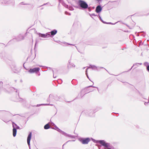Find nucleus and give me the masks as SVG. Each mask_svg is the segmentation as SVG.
<instances>
[{
    "mask_svg": "<svg viewBox=\"0 0 149 149\" xmlns=\"http://www.w3.org/2000/svg\"><path fill=\"white\" fill-rule=\"evenodd\" d=\"M78 4L79 6V8L80 9L85 10L88 8V4L85 1L82 0H79Z\"/></svg>",
    "mask_w": 149,
    "mask_h": 149,
    "instance_id": "obj_1",
    "label": "nucleus"
},
{
    "mask_svg": "<svg viewBox=\"0 0 149 149\" xmlns=\"http://www.w3.org/2000/svg\"><path fill=\"white\" fill-rule=\"evenodd\" d=\"M52 129H55L57 130V131L61 133L62 134L64 135V136H68V137H70L71 138H75V136H73L71 135L70 134H68L62 131L60 129L57 127L56 125H55L54 127L52 128Z\"/></svg>",
    "mask_w": 149,
    "mask_h": 149,
    "instance_id": "obj_2",
    "label": "nucleus"
},
{
    "mask_svg": "<svg viewBox=\"0 0 149 149\" xmlns=\"http://www.w3.org/2000/svg\"><path fill=\"white\" fill-rule=\"evenodd\" d=\"M91 139L94 142L96 143H99L104 147H107L109 146V143H106L104 140H96L93 138H91Z\"/></svg>",
    "mask_w": 149,
    "mask_h": 149,
    "instance_id": "obj_3",
    "label": "nucleus"
},
{
    "mask_svg": "<svg viewBox=\"0 0 149 149\" xmlns=\"http://www.w3.org/2000/svg\"><path fill=\"white\" fill-rule=\"evenodd\" d=\"M90 87H92L93 88H97V89L98 91V89L97 87H96L94 86H90L88 87H87L86 88H84V89L82 90L80 93V96L79 97H82L84 95V94L85 93H87V91H88L89 90H88V89L87 88H89Z\"/></svg>",
    "mask_w": 149,
    "mask_h": 149,
    "instance_id": "obj_4",
    "label": "nucleus"
},
{
    "mask_svg": "<svg viewBox=\"0 0 149 149\" xmlns=\"http://www.w3.org/2000/svg\"><path fill=\"white\" fill-rule=\"evenodd\" d=\"M90 87H92L93 88H97V89L98 91V89L97 87H96L94 86H90L88 87H87L86 88H84V89L82 90L80 93V96L79 97H82L84 95V94L85 93H87V91H88L89 90H88V89L87 88H89Z\"/></svg>",
    "mask_w": 149,
    "mask_h": 149,
    "instance_id": "obj_5",
    "label": "nucleus"
},
{
    "mask_svg": "<svg viewBox=\"0 0 149 149\" xmlns=\"http://www.w3.org/2000/svg\"><path fill=\"white\" fill-rule=\"evenodd\" d=\"M79 140L82 144H88V142L90 141V139L89 138H81L79 139Z\"/></svg>",
    "mask_w": 149,
    "mask_h": 149,
    "instance_id": "obj_6",
    "label": "nucleus"
},
{
    "mask_svg": "<svg viewBox=\"0 0 149 149\" xmlns=\"http://www.w3.org/2000/svg\"><path fill=\"white\" fill-rule=\"evenodd\" d=\"M12 125L13 127V136L14 137H15L16 136L17 134L16 127L17 125L13 122H12Z\"/></svg>",
    "mask_w": 149,
    "mask_h": 149,
    "instance_id": "obj_7",
    "label": "nucleus"
},
{
    "mask_svg": "<svg viewBox=\"0 0 149 149\" xmlns=\"http://www.w3.org/2000/svg\"><path fill=\"white\" fill-rule=\"evenodd\" d=\"M40 69L39 68H35L29 69L28 72L30 73H37L39 72Z\"/></svg>",
    "mask_w": 149,
    "mask_h": 149,
    "instance_id": "obj_8",
    "label": "nucleus"
},
{
    "mask_svg": "<svg viewBox=\"0 0 149 149\" xmlns=\"http://www.w3.org/2000/svg\"><path fill=\"white\" fill-rule=\"evenodd\" d=\"M24 38V36L22 34H19L17 37L14 38V39H15L17 41H20L23 40Z\"/></svg>",
    "mask_w": 149,
    "mask_h": 149,
    "instance_id": "obj_9",
    "label": "nucleus"
},
{
    "mask_svg": "<svg viewBox=\"0 0 149 149\" xmlns=\"http://www.w3.org/2000/svg\"><path fill=\"white\" fill-rule=\"evenodd\" d=\"M32 133L31 132H29V134L27 138V143L29 148H30V141L31 139Z\"/></svg>",
    "mask_w": 149,
    "mask_h": 149,
    "instance_id": "obj_10",
    "label": "nucleus"
},
{
    "mask_svg": "<svg viewBox=\"0 0 149 149\" xmlns=\"http://www.w3.org/2000/svg\"><path fill=\"white\" fill-rule=\"evenodd\" d=\"M38 34L39 36L42 38H46L50 37V35L49 34V33H46L45 34H42L40 33H38Z\"/></svg>",
    "mask_w": 149,
    "mask_h": 149,
    "instance_id": "obj_11",
    "label": "nucleus"
},
{
    "mask_svg": "<svg viewBox=\"0 0 149 149\" xmlns=\"http://www.w3.org/2000/svg\"><path fill=\"white\" fill-rule=\"evenodd\" d=\"M57 33V31L56 29H54L51 32H48V33L50 35V37H51L55 35Z\"/></svg>",
    "mask_w": 149,
    "mask_h": 149,
    "instance_id": "obj_12",
    "label": "nucleus"
},
{
    "mask_svg": "<svg viewBox=\"0 0 149 149\" xmlns=\"http://www.w3.org/2000/svg\"><path fill=\"white\" fill-rule=\"evenodd\" d=\"M102 10V7L100 5L97 6L95 9V11L97 13H100Z\"/></svg>",
    "mask_w": 149,
    "mask_h": 149,
    "instance_id": "obj_13",
    "label": "nucleus"
},
{
    "mask_svg": "<svg viewBox=\"0 0 149 149\" xmlns=\"http://www.w3.org/2000/svg\"><path fill=\"white\" fill-rule=\"evenodd\" d=\"M88 68H91L94 70H98L97 67L96 66L93 65H90L86 69V70H87Z\"/></svg>",
    "mask_w": 149,
    "mask_h": 149,
    "instance_id": "obj_14",
    "label": "nucleus"
},
{
    "mask_svg": "<svg viewBox=\"0 0 149 149\" xmlns=\"http://www.w3.org/2000/svg\"><path fill=\"white\" fill-rule=\"evenodd\" d=\"M99 17L100 19V21L102 22H103V23L105 24H111L113 25V24H116L118 22H116V23H114V24L112 23L111 22H107L103 21V20L102 19L101 17L99 15Z\"/></svg>",
    "mask_w": 149,
    "mask_h": 149,
    "instance_id": "obj_15",
    "label": "nucleus"
},
{
    "mask_svg": "<svg viewBox=\"0 0 149 149\" xmlns=\"http://www.w3.org/2000/svg\"><path fill=\"white\" fill-rule=\"evenodd\" d=\"M75 65L71 63V60H70L69 61V64L68 65V67L69 68L72 67H75Z\"/></svg>",
    "mask_w": 149,
    "mask_h": 149,
    "instance_id": "obj_16",
    "label": "nucleus"
},
{
    "mask_svg": "<svg viewBox=\"0 0 149 149\" xmlns=\"http://www.w3.org/2000/svg\"><path fill=\"white\" fill-rule=\"evenodd\" d=\"M58 1L59 3H61L66 8H68V6L63 2L62 0H58Z\"/></svg>",
    "mask_w": 149,
    "mask_h": 149,
    "instance_id": "obj_17",
    "label": "nucleus"
},
{
    "mask_svg": "<svg viewBox=\"0 0 149 149\" xmlns=\"http://www.w3.org/2000/svg\"><path fill=\"white\" fill-rule=\"evenodd\" d=\"M50 128V126L49 123L47 124L44 126V128L45 129H48Z\"/></svg>",
    "mask_w": 149,
    "mask_h": 149,
    "instance_id": "obj_18",
    "label": "nucleus"
},
{
    "mask_svg": "<svg viewBox=\"0 0 149 149\" xmlns=\"http://www.w3.org/2000/svg\"><path fill=\"white\" fill-rule=\"evenodd\" d=\"M53 105L52 104H37V107H39V106H40L41 105Z\"/></svg>",
    "mask_w": 149,
    "mask_h": 149,
    "instance_id": "obj_19",
    "label": "nucleus"
},
{
    "mask_svg": "<svg viewBox=\"0 0 149 149\" xmlns=\"http://www.w3.org/2000/svg\"><path fill=\"white\" fill-rule=\"evenodd\" d=\"M68 8L70 10H74V8L72 6H68Z\"/></svg>",
    "mask_w": 149,
    "mask_h": 149,
    "instance_id": "obj_20",
    "label": "nucleus"
},
{
    "mask_svg": "<svg viewBox=\"0 0 149 149\" xmlns=\"http://www.w3.org/2000/svg\"><path fill=\"white\" fill-rule=\"evenodd\" d=\"M10 89L12 91H13L14 90H15V89H14V88H13V87H10ZM16 90V93H18V90ZM18 93V95H19V93Z\"/></svg>",
    "mask_w": 149,
    "mask_h": 149,
    "instance_id": "obj_21",
    "label": "nucleus"
},
{
    "mask_svg": "<svg viewBox=\"0 0 149 149\" xmlns=\"http://www.w3.org/2000/svg\"><path fill=\"white\" fill-rule=\"evenodd\" d=\"M89 15H90V16L93 19H94L93 18V16H96L97 15L95 14L94 13H92V14H90L89 13Z\"/></svg>",
    "mask_w": 149,
    "mask_h": 149,
    "instance_id": "obj_22",
    "label": "nucleus"
},
{
    "mask_svg": "<svg viewBox=\"0 0 149 149\" xmlns=\"http://www.w3.org/2000/svg\"><path fill=\"white\" fill-rule=\"evenodd\" d=\"M137 64H138V63H135L133 65V66H132V67L130 69V70H131L132 69V68H133V66H134L136 65H137ZM138 64H140V65H142V63H138Z\"/></svg>",
    "mask_w": 149,
    "mask_h": 149,
    "instance_id": "obj_23",
    "label": "nucleus"
},
{
    "mask_svg": "<svg viewBox=\"0 0 149 149\" xmlns=\"http://www.w3.org/2000/svg\"><path fill=\"white\" fill-rule=\"evenodd\" d=\"M85 73H86V74L87 76V77H88V78L91 81V80L90 79H89V77H88V74H87V70H86V71H85Z\"/></svg>",
    "mask_w": 149,
    "mask_h": 149,
    "instance_id": "obj_24",
    "label": "nucleus"
},
{
    "mask_svg": "<svg viewBox=\"0 0 149 149\" xmlns=\"http://www.w3.org/2000/svg\"><path fill=\"white\" fill-rule=\"evenodd\" d=\"M89 91H87V93H89L91 92H92L93 91V90L91 89H88Z\"/></svg>",
    "mask_w": 149,
    "mask_h": 149,
    "instance_id": "obj_25",
    "label": "nucleus"
},
{
    "mask_svg": "<svg viewBox=\"0 0 149 149\" xmlns=\"http://www.w3.org/2000/svg\"><path fill=\"white\" fill-rule=\"evenodd\" d=\"M20 5H29V4L28 3H24L23 2H22L20 3Z\"/></svg>",
    "mask_w": 149,
    "mask_h": 149,
    "instance_id": "obj_26",
    "label": "nucleus"
},
{
    "mask_svg": "<svg viewBox=\"0 0 149 149\" xmlns=\"http://www.w3.org/2000/svg\"><path fill=\"white\" fill-rule=\"evenodd\" d=\"M65 14H66V15H70V14L69 13H68V12H67V11H65Z\"/></svg>",
    "mask_w": 149,
    "mask_h": 149,
    "instance_id": "obj_27",
    "label": "nucleus"
},
{
    "mask_svg": "<svg viewBox=\"0 0 149 149\" xmlns=\"http://www.w3.org/2000/svg\"><path fill=\"white\" fill-rule=\"evenodd\" d=\"M52 71L53 72V77L54 78H56V76L54 74V71L53 70H52Z\"/></svg>",
    "mask_w": 149,
    "mask_h": 149,
    "instance_id": "obj_28",
    "label": "nucleus"
},
{
    "mask_svg": "<svg viewBox=\"0 0 149 149\" xmlns=\"http://www.w3.org/2000/svg\"><path fill=\"white\" fill-rule=\"evenodd\" d=\"M147 70L149 72V65L147 66Z\"/></svg>",
    "mask_w": 149,
    "mask_h": 149,
    "instance_id": "obj_29",
    "label": "nucleus"
},
{
    "mask_svg": "<svg viewBox=\"0 0 149 149\" xmlns=\"http://www.w3.org/2000/svg\"><path fill=\"white\" fill-rule=\"evenodd\" d=\"M50 124L51 125H55L52 122H51L50 123Z\"/></svg>",
    "mask_w": 149,
    "mask_h": 149,
    "instance_id": "obj_30",
    "label": "nucleus"
},
{
    "mask_svg": "<svg viewBox=\"0 0 149 149\" xmlns=\"http://www.w3.org/2000/svg\"><path fill=\"white\" fill-rule=\"evenodd\" d=\"M87 8L88 9V11H91V8L90 7H88V8Z\"/></svg>",
    "mask_w": 149,
    "mask_h": 149,
    "instance_id": "obj_31",
    "label": "nucleus"
},
{
    "mask_svg": "<svg viewBox=\"0 0 149 149\" xmlns=\"http://www.w3.org/2000/svg\"><path fill=\"white\" fill-rule=\"evenodd\" d=\"M22 99L20 98L18 100H16L17 101H22Z\"/></svg>",
    "mask_w": 149,
    "mask_h": 149,
    "instance_id": "obj_32",
    "label": "nucleus"
},
{
    "mask_svg": "<svg viewBox=\"0 0 149 149\" xmlns=\"http://www.w3.org/2000/svg\"><path fill=\"white\" fill-rule=\"evenodd\" d=\"M148 63L147 62H145L144 63V65H146L147 64H148Z\"/></svg>",
    "mask_w": 149,
    "mask_h": 149,
    "instance_id": "obj_33",
    "label": "nucleus"
},
{
    "mask_svg": "<svg viewBox=\"0 0 149 149\" xmlns=\"http://www.w3.org/2000/svg\"><path fill=\"white\" fill-rule=\"evenodd\" d=\"M19 129V126H17V127H16V129Z\"/></svg>",
    "mask_w": 149,
    "mask_h": 149,
    "instance_id": "obj_34",
    "label": "nucleus"
},
{
    "mask_svg": "<svg viewBox=\"0 0 149 149\" xmlns=\"http://www.w3.org/2000/svg\"><path fill=\"white\" fill-rule=\"evenodd\" d=\"M48 4V3H44V4H43V5H42V6H44V5H45L46 4Z\"/></svg>",
    "mask_w": 149,
    "mask_h": 149,
    "instance_id": "obj_35",
    "label": "nucleus"
},
{
    "mask_svg": "<svg viewBox=\"0 0 149 149\" xmlns=\"http://www.w3.org/2000/svg\"><path fill=\"white\" fill-rule=\"evenodd\" d=\"M95 1H98V2H100V1H101L102 0H95Z\"/></svg>",
    "mask_w": 149,
    "mask_h": 149,
    "instance_id": "obj_36",
    "label": "nucleus"
},
{
    "mask_svg": "<svg viewBox=\"0 0 149 149\" xmlns=\"http://www.w3.org/2000/svg\"><path fill=\"white\" fill-rule=\"evenodd\" d=\"M3 45V43H1V46H2Z\"/></svg>",
    "mask_w": 149,
    "mask_h": 149,
    "instance_id": "obj_37",
    "label": "nucleus"
},
{
    "mask_svg": "<svg viewBox=\"0 0 149 149\" xmlns=\"http://www.w3.org/2000/svg\"><path fill=\"white\" fill-rule=\"evenodd\" d=\"M74 141V140L69 141H67V142H68V141Z\"/></svg>",
    "mask_w": 149,
    "mask_h": 149,
    "instance_id": "obj_38",
    "label": "nucleus"
},
{
    "mask_svg": "<svg viewBox=\"0 0 149 149\" xmlns=\"http://www.w3.org/2000/svg\"><path fill=\"white\" fill-rule=\"evenodd\" d=\"M2 3H3V2H2ZM3 3H6V2H4Z\"/></svg>",
    "mask_w": 149,
    "mask_h": 149,
    "instance_id": "obj_39",
    "label": "nucleus"
},
{
    "mask_svg": "<svg viewBox=\"0 0 149 149\" xmlns=\"http://www.w3.org/2000/svg\"><path fill=\"white\" fill-rule=\"evenodd\" d=\"M74 7H75V8H78V7H77V6H75Z\"/></svg>",
    "mask_w": 149,
    "mask_h": 149,
    "instance_id": "obj_40",
    "label": "nucleus"
},
{
    "mask_svg": "<svg viewBox=\"0 0 149 149\" xmlns=\"http://www.w3.org/2000/svg\"><path fill=\"white\" fill-rule=\"evenodd\" d=\"M68 45H72V44H68Z\"/></svg>",
    "mask_w": 149,
    "mask_h": 149,
    "instance_id": "obj_41",
    "label": "nucleus"
},
{
    "mask_svg": "<svg viewBox=\"0 0 149 149\" xmlns=\"http://www.w3.org/2000/svg\"><path fill=\"white\" fill-rule=\"evenodd\" d=\"M128 26V27H129V28L130 29H132V28H130L129 26Z\"/></svg>",
    "mask_w": 149,
    "mask_h": 149,
    "instance_id": "obj_42",
    "label": "nucleus"
},
{
    "mask_svg": "<svg viewBox=\"0 0 149 149\" xmlns=\"http://www.w3.org/2000/svg\"><path fill=\"white\" fill-rule=\"evenodd\" d=\"M4 121V122H8V121H9V120H7L6 121Z\"/></svg>",
    "mask_w": 149,
    "mask_h": 149,
    "instance_id": "obj_43",
    "label": "nucleus"
},
{
    "mask_svg": "<svg viewBox=\"0 0 149 149\" xmlns=\"http://www.w3.org/2000/svg\"><path fill=\"white\" fill-rule=\"evenodd\" d=\"M143 36L144 37V36H145V35H144V34H143Z\"/></svg>",
    "mask_w": 149,
    "mask_h": 149,
    "instance_id": "obj_44",
    "label": "nucleus"
},
{
    "mask_svg": "<svg viewBox=\"0 0 149 149\" xmlns=\"http://www.w3.org/2000/svg\"><path fill=\"white\" fill-rule=\"evenodd\" d=\"M64 144H64L63 145V146H64Z\"/></svg>",
    "mask_w": 149,
    "mask_h": 149,
    "instance_id": "obj_45",
    "label": "nucleus"
},
{
    "mask_svg": "<svg viewBox=\"0 0 149 149\" xmlns=\"http://www.w3.org/2000/svg\"><path fill=\"white\" fill-rule=\"evenodd\" d=\"M100 68H104L103 67H100Z\"/></svg>",
    "mask_w": 149,
    "mask_h": 149,
    "instance_id": "obj_46",
    "label": "nucleus"
},
{
    "mask_svg": "<svg viewBox=\"0 0 149 149\" xmlns=\"http://www.w3.org/2000/svg\"><path fill=\"white\" fill-rule=\"evenodd\" d=\"M85 68V67H84L83 68V69H84Z\"/></svg>",
    "mask_w": 149,
    "mask_h": 149,
    "instance_id": "obj_47",
    "label": "nucleus"
}]
</instances>
